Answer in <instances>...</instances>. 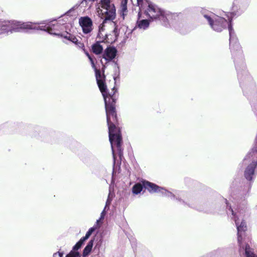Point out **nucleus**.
Masks as SVG:
<instances>
[{"instance_id": "obj_21", "label": "nucleus", "mask_w": 257, "mask_h": 257, "mask_svg": "<svg viewBox=\"0 0 257 257\" xmlns=\"http://www.w3.org/2000/svg\"><path fill=\"white\" fill-rule=\"evenodd\" d=\"M63 252L58 251L54 253L53 257H62L63 256Z\"/></svg>"}, {"instance_id": "obj_20", "label": "nucleus", "mask_w": 257, "mask_h": 257, "mask_svg": "<svg viewBox=\"0 0 257 257\" xmlns=\"http://www.w3.org/2000/svg\"><path fill=\"white\" fill-rule=\"evenodd\" d=\"M138 4L139 6L140 7V9L141 11H143L145 8H144V2L143 0H137Z\"/></svg>"}, {"instance_id": "obj_19", "label": "nucleus", "mask_w": 257, "mask_h": 257, "mask_svg": "<svg viewBox=\"0 0 257 257\" xmlns=\"http://www.w3.org/2000/svg\"><path fill=\"white\" fill-rule=\"evenodd\" d=\"M65 257H81V255L78 251L71 250Z\"/></svg>"}, {"instance_id": "obj_12", "label": "nucleus", "mask_w": 257, "mask_h": 257, "mask_svg": "<svg viewBox=\"0 0 257 257\" xmlns=\"http://www.w3.org/2000/svg\"><path fill=\"white\" fill-rule=\"evenodd\" d=\"M249 242L245 241L243 243L244 248H240V246H239V251H244L246 257H257V255L253 252L252 249L249 247Z\"/></svg>"}, {"instance_id": "obj_14", "label": "nucleus", "mask_w": 257, "mask_h": 257, "mask_svg": "<svg viewBox=\"0 0 257 257\" xmlns=\"http://www.w3.org/2000/svg\"><path fill=\"white\" fill-rule=\"evenodd\" d=\"M128 0H122L120 5V13L123 18L127 14V3Z\"/></svg>"}, {"instance_id": "obj_4", "label": "nucleus", "mask_w": 257, "mask_h": 257, "mask_svg": "<svg viewBox=\"0 0 257 257\" xmlns=\"http://www.w3.org/2000/svg\"><path fill=\"white\" fill-rule=\"evenodd\" d=\"M247 207L246 204H240L236 208L233 210L230 208L229 210L232 213L231 218L234 221L237 230V240L238 245L240 248H244L243 243L245 241L250 242V238L245 233L247 226L243 219L246 212Z\"/></svg>"}, {"instance_id": "obj_6", "label": "nucleus", "mask_w": 257, "mask_h": 257, "mask_svg": "<svg viewBox=\"0 0 257 257\" xmlns=\"http://www.w3.org/2000/svg\"><path fill=\"white\" fill-rule=\"evenodd\" d=\"M145 3L147 6L145 10V14L147 17L152 20L158 19L164 24L171 17L169 12L162 10L156 5L147 1Z\"/></svg>"}, {"instance_id": "obj_5", "label": "nucleus", "mask_w": 257, "mask_h": 257, "mask_svg": "<svg viewBox=\"0 0 257 257\" xmlns=\"http://www.w3.org/2000/svg\"><path fill=\"white\" fill-rule=\"evenodd\" d=\"M224 15L227 17V20L211 12L204 14L203 16L207 20L211 28L215 31L220 32L228 26L230 35V49L232 51L234 46L231 44V40L233 38L232 37V29L230 25L231 20L229 16L226 13H224Z\"/></svg>"}, {"instance_id": "obj_23", "label": "nucleus", "mask_w": 257, "mask_h": 257, "mask_svg": "<svg viewBox=\"0 0 257 257\" xmlns=\"http://www.w3.org/2000/svg\"><path fill=\"white\" fill-rule=\"evenodd\" d=\"M99 222V220H97L96 223L98 224Z\"/></svg>"}, {"instance_id": "obj_16", "label": "nucleus", "mask_w": 257, "mask_h": 257, "mask_svg": "<svg viewBox=\"0 0 257 257\" xmlns=\"http://www.w3.org/2000/svg\"><path fill=\"white\" fill-rule=\"evenodd\" d=\"M98 227L97 226V225H95L92 227L90 228L88 231L86 232L85 236L82 238L83 240L85 241L86 239H87L91 235V234L92 233V232L96 230Z\"/></svg>"}, {"instance_id": "obj_15", "label": "nucleus", "mask_w": 257, "mask_h": 257, "mask_svg": "<svg viewBox=\"0 0 257 257\" xmlns=\"http://www.w3.org/2000/svg\"><path fill=\"white\" fill-rule=\"evenodd\" d=\"M93 240H91L88 242V243L87 244L86 246L85 247V248L84 249L83 253L84 256H86L90 253V251L91 250L92 247L93 246Z\"/></svg>"}, {"instance_id": "obj_2", "label": "nucleus", "mask_w": 257, "mask_h": 257, "mask_svg": "<svg viewBox=\"0 0 257 257\" xmlns=\"http://www.w3.org/2000/svg\"><path fill=\"white\" fill-rule=\"evenodd\" d=\"M96 13L101 19H104L99 27L98 37L111 43L114 42L118 35L117 29L113 22H107V20H113L115 18L116 10L110 0H100L96 5Z\"/></svg>"}, {"instance_id": "obj_9", "label": "nucleus", "mask_w": 257, "mask_h": 257, "mask_svg": "<svg viewBox=\"0 0 257 257\" xmlns=\"http://www.w3.org/2000/svg\"><path fill=\"white\" fill-rule=\"evenodd\" d=\"M79 23L82 28L83 32L85 34H88L93 29L92 22L90 18L88 17H81L79 19Z\"/></svg>"}, {"instance_id": "obj_8", "label": "nucleus", "mask_w": 257, "mask_h": 257, "mask_svg": "<svg viewBox=\"0 0 257 257\" xmlns=\"http://www.w3.org/2000/svg\"><path fill=\"white\" fill-rule=\"evenodd\" d=\"M143 187L147 189L151 193L160 192L168 197H174L172 193L154 183L146 181H142V184L137 183L135 184L133 187V193L135 194H138L142 191Z\"/></svg>"}, {"instance_id": "obj_7", "label": "nucleus", "mask_w": 257, "mask_h": 257, "mask_svg": "<svg viewBox=\"0 0 257 257\" xmlns=\"http://www.w3.org/2000/svg\"><path fill=\"white\" fill-rule=\"evenodd\" d=\"M243 164L246 166L244 171V176L248 180H251L257 166V146L252 148L245 156Z\"/></svg>"}, {"instance_id": "obj_17", "label": "nucleus", "mask_w": 257, "mask_h": 257, "mask_svg": "<svg viewBox=\"0 0 257 257\" xmlns=\"http://www.w3.org/2000/svg\"><path fill=\"white\" fill-rule=\"evenodd\" d=\"M112 198H113V195L110 192L109 193V195H108V199H107V201H106V206H107V205H109L110 203L111 200ZM106 207V206L105 207L104 209H105ZM105 209H104L103 210V211L101 213V216H100V220H101V219H103L104 216L105 215Z\"/></svg>"}, {"instance_id": "obj_1", "label": "nucleus", "mask_w": 257, "mask_h": 257, "mask_svg": "<svg viewBox=\"0 0 257 257\" xmlns=\"http://www.w3.org/2000/svg\"><path fill=\"white\" fill-rule=\"evenodd\" d=\"M61 36L63 37L65 40L75 44L78 47L82 49L89 59L92 67L95 70L97 83L103 96L105 102L107 123L109 130V139H121L119 128L115 125V123L117 122L116 114L115 109V96L114 95L115 91H113L112 94L111 93H107L106 92V86L104 82V77L103 75H101L99 70L96 69L92 57L85 51L84 44L80 42H78L75 36L67 32H62Z\"/></svg>"}, {"instance_id": "obj_10", "label": "nucleus", "mask_w": 257, "mask_h": 257, "mask_svg": "<svg viewBox=\"0 0 257 257\" xmlns=\"http://www.w3.org/2000/svg\"><path fill=\"white\" fill-rule=\"evenodd\" d=\"M116 49L112 47H107L104 51L102 57L106 62L111 61L116 55Z\"/></svg>"}, {"instance_id": "obj_18", "label": "nucleus", "mask_w": 257, "mask_h": 257, "mask_svg": "<svg viewBox=\"0 0 257 257\" xmlns=\"http://www.w3.org/2000/svg\"><path fill=\"white\" fill-rule=\"evenodd\" d=\"M84 241H85L83 240V239L81 238L80 239V240L74 246L72 250L77 251V250H78L79 248H80V247L83 244Z\"/></svg>"}, {"instance_id": "obj_3", "label": "nucleus", "mask_w": 257, "mask_h": 257, "mask_svg": "<svg viewBox=\"0 0 257 257\" xmlns=\"http://www.w3.org/2000/svg\"><path fill=\"white\" fill-rule=\"evenodd\" d=\"M43 22L32 23L30 22L23 23L17 21H0V34L8 33L9 32H19L23 30H41L48 32L50 34L61 36L60 31L66 29V26L62 24L60 20L58 22L53 21L45 26Z\"/></svg>"}, {"instance_id": "obj_13", "label": "nucleus", "mask_w": 257, "mask_h": 257, "mask_svg": "<svg viewBox=\"0 0 257 257\" xmlns=\"http://www.w3.org/2000/svg\"><path fill=\"white\" fill-rule=\"evenodd\" d=\"M92 51L95 54H100L102 52L103 46L99 42H97L92 46Z\"/></svg>"}, {"instance_id": "obj_11", "label": "nucleus", "mask_w": 257, "mask_h": 257, "mask_svg": "<svg viewBox=\"0 0 257 257\" xmlns=\"http://www.w3.org/2000/svg\"><path fill=\"white\" fill-rule=\"evenodd\" d=\"M144 18H145V17L142 16V14L141 12H139L137 25L139 28L146 29L149 27L150 23L148 20L144 19Z\"/></svg>"}, {"instance_id": "obj_22", "label": "nucleus", "mask_w": 257, "mask_h": 257, "mask_svg": "<svg viewBox=\"0 0 257 257\" xmlns=\"http://www.w3.org/2000/svg\"><path fill=\"white\" fill-rule=\"evenodd\" d=\"M235 47L237 49H239L240 48V46L238 43L235 44Z\"/></svg>"}]
</instances>
